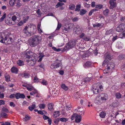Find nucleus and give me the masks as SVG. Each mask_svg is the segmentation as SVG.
<instances>
[{"label":"nucleus","instance_id":"obj_1","mask_svg":"<svg viewBox=\"0 0 125 125\" xmlns=\"http://www.w3.org/2000/svg\"><path fill=\"white\" fill-rule=\"evenodd\" d=\"M26 55L25 60L29 65H33L37 59L36 54L29 51L26 52Z\"/></svg>","mask_w":125,"mask_h":125},{"label":"nucleus","instance_id":"obj_2","mask_svg":"<svg viewBox=\"0 0 125 125\" xmlns=\"http://www.w3.org/2000/svg\"><path fill=\"white\" fill-rule=\"evenodd\" d=\"M42 40L41 36L38 35H34L29 39L28 43L31 47H35L40 43Z\"/></svg>","mask_w":125,"mask_h":125},{"label":"nucleus","instance_id":"obj_3","mask_svg":"<svg viewBox=\"0 0 125 125\" xmlns=\"http://www.w3.org/2000/svg\"><path fill=\"white\" fill-rule=\"evenodd\" d=\"M108 98V96L106 93H103L98 95L96 97L95 103L96 104H101L103 102L106 101Z\"/></svg>","mask_w":125,"mask_h":125},{"label":"nucleus","instance_id":"obj_4","mask_svg":"<svg viewBox=\"0 0 125 125\" xmlns=\"http://www.w3.org/2000/svg\"><path fill=\"white\" fill-rule=\"evenodd\" d=\"M77 42V41L75 40L70 41L66 44L64 49L66 50L72 48L74 47L75 44H76Z\"/></svg>","mask_w":125,"mask_h":125},{"label":"nucleus","instance_id":"obj_5","mask_svg":"<svg viewBox=\"0 0 125 125\" xmlns=\"http://www.w3.org/2000/svg\"><path fill=\"white\" fill-rule=\"evenodd\" d=\"M23 33L26 35L28 36H30L31 35L30 27L29 25L25 27L23 31Z\"/></svg>","mask_w":125,"mask_h":125},{"label":"nucleus","instance_id":"obj_6","mask_svg":"<svg viewBox=\"0 0 125 125\" xmlns=\"http://www.w3.org/2000/svg\"><path fill=\"white\" fill-rule=\"evenodd\" d=\"M125 29V24L124 23L120 24L116 28V31L118 32L123 31Z\"/></svg>","mask_w":125,"mask_h":125},{"label":"nucleus","instance_id":"obj_7","mask_svg":"<svg viewBox=\"0 0 125 125\" xmlns=\"http://www.w3.org/2000/svg\"><path fill=\"white\" fill-rule=\"evenodd\" d=\"M31 35L34 34L36 31V27L34 25H31L29 26Z\"/></svg>","mask_w":125,"mask_h":125},{"label":"nucleus","instance_id":"obj_8","mask_svg":"<svg viewBox=\"0 0 125 125\" xmlns=\"http://www.w3.org/2000/svg\"><path fill=\"white\" fill-rule=\"evenodd\" d=\"M15 97L16 99H18L20 98H24L25 96L23 94L18 93L15 94Z\"/></svg>","mask_w":125,"mask_h":125},{"label":"nucleus","instance_id":"obj_9","mask_svg":"<svg viewBox=\"0 0 125 125\" xmlns=\"http://www.w3.org/2000/svg\"><path fill=\"white\" fill-rule=\"evenodd\" d=\"M112 59V57L109 54L107 55L105 59L103 62L102 65L103 66H105V64H107L108 63V61H107V60H110Z\"/></svg>","mask_w":125,"mask_h":125},{"label":"nucleus","instance_id":"obj_10","mask_svg":"<svg viewBox=\"0 0 125 125\" xmlns=\"http://www.w3.org/2000/svg\"><path fill=\"white\" fill-rule=\"evenodd\" d=\"M109 3L110 5V8L112 9L115 7L116 6V4L113 0H110L109 1Z\"/></svg>","mask_w":125,"mask_h":125},{"label":"nucleus","instance_id":"obj_11","mask_svg":"<svg viewBox=\"0 0 125 125\" xmlns=\"http://www.w3.org/2000/svg\"><path fill=\"white\" fill-rule=\"evenodd\" d=\"M61 64L59 63L57 64H56L55 63H54L52 64L50 68L52 69H55L56 68H57L59 67V66H60Z\"/></svg>","mask_w":125,"mask_h":125},{"label":"nucleus","instance_id":"obj_12","mask_svg":"<svg viewBox=\"0 0 125 125\" xmlns=\"http://www.w3.org/2000/svg\"><path fill=\"white\" fill-rule=\"evenodd\" d=\"M81 115H78L77 114L76 116L75 117V121L77 123H79L81 121Z\"/></svg>","mask_w":125,"mask_h":125},{"label":"nucleus","instance_id":"obj_13","mask_svg":"<svg viewBox=\"0 0 125 125\" xmlns=\"http://www.w3.org/2000/svg\"><path fill=\"white\" fill-rule=\"evenodd\" d=\"M106 64L107 66V68L110 70L111 71L114 67V64L112 63H111L110 64H107V63Z\"/></svg>","mask_w":125,"mask_h":125},{"label":"nucleus","instance_id":"obj_14","mask_svg":"<svg viewBox=\"0 0 125 125\" xmlns=\"http://www.w3.org/2000/svg\"><path fill=\"white\" fill-rule=\"evenodd\" d=\"M11 71L12 73H17L18 72V70L17 68L13 67L11 68Z\"/></svg>","mask_w":125,"mask_h":125},{"label":"nucleus","instance_id":"obj_15","mask_svg":"<svg viewBox=\"0 0 125 125\" xmlns=\"http://www.w3.org/2000/svg\"><path fill=\"white\" fill-rule=\"evenodd\" d=\"M113 30L112 29H111L107 30L106 31L105 34L106 35H110L113 34Z\"/></svg>","mask_w":125,"mask_h":125},{"label":"nucleus","instance_id":"obj_16","mask_svg":"<svg viewBox=\"0 0 125 125\" xmlns=\"http://www.w3.org/2000/svg\"><path fill=\"white\" fill-rule=\"evenodd\" d=\"M16 0H10L9 4L10 6H12L15 4Z\"/></svg>","mask_w":125,"mask_h":125},{"label":"nucleus","instance_id":"obj_17","mask_svg":"<svg viewBox=\"0 0 125 125\" xmlns=\"http://www.w3.org/2000/svg\"><path fill=\"white\" fill-rule=\"evenodd\" d=\"M60 115V112L59 111H55L54 112L53 116L54 117L56 118L59 116Z\"/></svg>","mask_w":125,"mask_h":125},{"label":"nucleus","instance_id":"obj_18","mask_svg":"<svg viewBox=\"0 0 125 125\" xmlns=\"http://www.w3.org/2000/svg\"><path fill=\"white\" fill-rule=\"evenodd\" d=\"M5 22L7 24L9 25H12L15 24V22L12 21L11 20L6 21Z\"/></svg>","mask_w":125,"mask_h":125},{"label":"nucleus","instance_id":"obj_19","mask_svg":"<svg viewBox=\"0 0 125 125\" xmlns=\"http://www.w3.org/2000/svg\"><path fill=\"white\" fill-rule=\"evenodd\" d=\"M61 87L62 89L65 91L69 89L68 87L67 86H66L63 83L61 85Z\"/></svg>","mask_w":125,"mask_h":125},{"label":"nucleus","instance_id":"obj_20","mask_svg":"<svg viewBox=\"0 0 125 125\" xmlns=\"http://www.w3.org/2000/svg\"><path fill=\"white\" fill-rule=\"evenodd\" d=\"M78 111V112H80L79 114L80 115H84V112L82 108H79Z\"/></svg>","mask_w":125,"mask_h":125},{"label":"nucleus","instance_id":"obj_21","mask_svg":"<svg viewBox=\"0 0 125 125\" xmlns=\"http://www.w3.org/2000/svg\"><path fill=\"white\" fill-rule=\"evenodd\" d=\"M7 116L8 115L6 113H4L3 112H1L0 114V118L1 116L2 117H3L6 118Z\"/></svg>","mask_w":125,"mask_h":125},{"label":"nucleus","instance_id":"obj_22","mask_svg":"<svg viewBox=\"0 0 125 125\" xmlns=\"http://www.w3.org/2000/svg\"><path fill=\"white\" fill-rule=\"evenodd\" d=\"M44 56V55L42 53L40 54V55L38 56V58H39L38 60L39 62H40L42 60V58Z\"/></svg>","mask_w":125,"mask_h":125},{"label":"nucleus","instance_id":"obj_23","mask_svg":"<svg viewBox=\"0 0 125 125\" xmlns=\"http://www.w3.org/2000/svg\"><path fill=\"white\" fill-rule=\"evenodd\" d=\"M17 63L18 65L19 66H21L24 65L23 62L21 60H19L17 61Z\"/></svg>","mask_w":125,"mask_h":125},{"label":"nucleus","instance_id":"obj_24","mask_svg":"<svg viewBox=\"0 0 125 125\" xmlns=\"http://www.w3.org/2000/svg\"><path fill=\"white\" fill-rule=\"evenodd\" d=\"M13 15L15 16L17 19L20 18L21 17V15L20 13L17 12H14Z\"/></svg>","mask_w":125,"mask_h":125},{"label":"nucleus","instance_id":"obj_25","mask_svg":"<svg viewBox=\"0 0 125 125\" xmlns=\"http://www.w3.org/2000/svg\"><path fill=\"white\" fill-rule=\"evenodd\" d=\"M36 108V106L35 105L33 104L29 106L28 107V108L30 111H32L33 110Z\"/></svg>","mask_w":125,"mask_h":125},{"label":"nucleus","instance_id":"obj_26","mask_svg":"<svg viewBox=\"0 0 125 125\" xmlns=\"http://www.w3.org/2000/svg\"><path fill=\"white\" fill-rule=\"evenodd\" d=\"M41 26V24H40L39 23L37 25V29L39 33L40 34L42 32V30L40 28Z\"/></svg>","mask_w":125,"mask_h":125},{"label":"nucleus","instance_id":"obj_27","mask_svg":"<svg viewBox=\"0 0 125 125\" xmlns=\"http://www.w3.org/2000/svg\"><path fill=\"white\" fill-rule=\"evenodd\" d=\"M30 118L31 117L30 116L27 115H26L25 116V117L23 118V120L24 121L26 122L30 120Z\"/></svg>","mask_w":125,"mask_h":125},{"label":"nucleus","instance_id":"obj_28","mask_svg":"<svg viewBox=\"0 0 125 125\" xmlns=\"http://www.w3.org/2000/svg\"><path fill=\"white\" fill-rule=\"evenodd\" d=\"M125 58V55H120L118 57V59L119 60H121Z\"/></svg>","mask_w":125,"mask_h":125},{"label":"nucleus","instance_id":"obj_29","mask_svg":"<svg viewBox=\"0 0 125 125\" xmlns=\"http://www.w3.org/2000/svg\"><path fill=\"white\" fill-rule=\"evenodd\" d=\"M76 28L77 29V30L76 31V33H77L79 31V32L78 33H79L81 32V31L82 30V28L81 27L79 26H77Z\"/></svg>","mask_w":125,"mask_h":125},{"label":"nucleus","instance_id":"obj_30","mask_svg":"<svg viewBox=\"0 0 125 125\" xmlns=\"http://www.w3.org/2000/svg\"><path fill=\"white\" fill-rule=\"evenodd\" d=\"M106 115L105 113L104 112H102L100 113L99 115L100 117L102 118H104L105 117Z\"/></svg>","mask_w":125,"mask_h":125},{"label":"nucleus","instance_id":"obj_31","mask_svg":"<svg viewBox=\"0 0 125 125\" xmlns=\"http://www.w3.org/2000/svg\"><path fill=\"white\" fill-rule=\"evenodd\" d=\"M116 97L117 98H120L121 97V95L120 93H117L115 94Z\"/></svg>","mask_w":125,"mask_h":125},{"label":"nucleus","instance_id":"obj_32","mask_svg":"<svg viewBox=\"0 0 125 125\" xmlns=\"http://www.w3.org/2000/svg\"><path fill=\"white\" fill-rule=\"evenodd\" d=\"M29 18V17L28 16H26L24 17L23 18L24 22V23H26Z\"/></svg>","mask_w":125,"mask_h":125},{"label":"nucleus","instance_id":"obj_33","mask_svg":"<svg viewBox=\"0 0 125 125\" xmlns=\"http://www.w3.org/2000/svg\"><path fill=\"white\" fill-rule=\"evenodd\" d=\"M64 4L63 3L58 2L55 6V7L56 8H57L60 6H62L64 5Z\"/></svg>","mask_w":125,"mask_h":125},{"label":"nucleus","instance_id":"obj_34","mask_svg":"<svg viewBox=\"0 0 125 125\" xmlns=\"http://www.w3.org/2000/svg\"><path fill=\"white\" fill-rule=\"evenodd\" d=\"M109 12V10L108 9H106L103 11V13L104 15L105 16L107 15Z\"/></svg>","mask_w":125,"mask_h":125},{"label":"nucleus","instance_id":"obj_35","mask_svg":"<svg viewBox=\"0 0 125 125\" xmlns=\"http://www.w3.org/2000/svg\"><path fill=\"white\" fill-rule=\"evenodd\" d=\"M86 12V11L84 9H82L80 12V14L81 15H83L85 14Z\"/></svg>","mask_w":125,"mask_h":125},{"label":"nucleus","instance_id":"obj_36","mask_svg":"<svg viewBox=\"0 0 125 125\" xmlns=\"http://www.w3.org/2000/svg\"><path fill=\"white\" fill-rule=\"evenodd\" d=\"M93 91L94 94H97L98 93L99 91L98 89L94 88H93Z\"/></svg>","mask_w":125,"mask_h":125},{"label":"nucleus","instance_id":"obj_37","mask_svg":"<svg viewBox=\"0 0 125 125\" xmlns=\"http://www.w3.org/2000/svg\"><path fill=\"white\" fill-rule=\"evenodd\" d=\"M81 6L80 4L77 5L76 6V8L75 9V11H79L80 10L81 8Z\"/></svg>","mask_w":125,"mask_h":125},{"label":"nucleus","instance_id":"obj_38","mask_svg":"<svg viewBox=\"0 0 125 125\" xmlns=\"http://www.w3.org/2000/svg\"><path fill=\"white\" fill-rule=\"evenodd\" d=\"M53 105L52 103L49 104L48 105V108L49 109L51 110L53 108Z\"/></svg>","mask_w":125,"mask_h":125},{"label":"nucleus","instance_id":"obj_39","mask_svg":"<svg viewBox=\"0 0 125 125\" xmlns=\"http://www.w3.org/2000/svg\"><path fill=\"white\" fill-rule=\"evenodd\" d=\"M37 93V91L36 90H35L32 91L30 93V94L31 95H33L36 94Z\"/></svg>","mask_w":125,"mask_h":125},{"label":"nucleus","instance_id":"obj_40","mask_svg":"<svg viewBox=\"0 0 125 125\" xmlns=\"http://www.w3.org/2000/svg\"><path fill=\"white\" fill-rule=\"evenodd\" d=\"M41 83L44 85H46L48 83L47 81L45 80H43L41 82Z\"/></svg>","mask_w":125,"mask_h":125},{"label":"nucleus","instance_id":"obj_41","mask_svg":"<svg viewBox=\"0 0 125 125\" xmlns=\"http://www.w3.org/2000/svg\"><path fill=\"white\" fill-rule=\"evenodd\" d=\"M91 63L89 62H86L84 64V65L85 67L86 68V67H88L91 64Z\"/></svg>","mask_w":125,"mask_h":125},{"label":"nucleus","instance_id":"obj_42","mask_svg":"<svg viewBox=\"0 0 125 125\" xmlns=\"http://www.w3.org/2000/svg\"><path fill=\"white\" fill-rule=\"evenodd\" d=\"M22 5V4L21 3H20L19 2V0H18L16 3V6L17 7H19Z\"/></svg>","mask_w":125,"mask_h":125},{"label":"nucleus","instance_id":"obj_43","mask_svg":"<svg viewBox=\"0 0 125 125\" xmlns=\"http://www.w3.org/2000/svg\"><path fill=\"white\" fill-rule=\"evenodd\" d=\"M7 38L6 37H5L4 39H2V40H1L0 42L2 43H5V42L7 40Z\"/></svg>","mask_w":125,"mask_h":125},{"label":"nucleus","instance_id":"obj_44","mask_svg":"<svg viewBox=\"0 0 125 125\" xmlns=\"http://www.w3.org/2000/svg\"><path fill=\"white\" fill-rule=\"evenodd\" d=\"M91 78L90 77H88V76H87L84 80V82H89L91 80Z\"/></svg>","mask_w":125,"mask_h":125},{"label":"nucleus","instance_id":"obj_45","mask_svg":"<svg viewBox=\"0 0 125 125\" xmlns=\"http://www.w3.org/2000/svg\"><path fill=\"white\" fill-rule=\"evenodd\" d=\"M45 106L44 104H40L39 105V108L41 109H44Z\"/></svg>","mask_w":125,"mask_h":125},{"label":"nucleus","instance_id":"obj_46","mask_svg":"<svg viewBox=\"0 0 125 125\" xmlns=\"http://www.w3.org/2000/svg\"><path fill=\"white\" fill-rule=\"evenodd\" d=\"M110 71V70H109V69L107 68L104 70L103 72L104 74H106L108 73H109Z\"/></svg>","mask_w":125,"mask_h":125},{"label":"nucleus","instance_id":"obj_47","mask_svg":"<svg viewBox=\"0 0 125 125\" xmlns=\"http://www.w3.org/2000/svg\"><path fill=\"white\" fill-rule=\"evenodd\" d=\"M68 120L67 119L65 118H61L60 119V120L62 122H66Z\"/></svg>","mask_w":125,"mask_h":125},{"label":"nucleus","instance_id":"obj_48","mask_svg":"<svg viewBox=\"0 0 125 125\" xmlns=\"http://www.w3.org/2000/svg\"><path fill=\"white\" fill-rule=\"evenodd\" d=\"M62 26V24L61 23H58L57 27L56 28V30H59Z\"/></svg>","mask_w":125,"mask_h":125},{"label":"nucleus","instance_id":"obj_49","mask_svg":"<svg viewBox=\"0 0 125 125\" xmlns=\"http://www.w3.org/2000/svg\"><path fill=\"white\" fill-rule=\"evenodd\" d=\"M52 49L54 51L57 52H60L61 51V49H57L55 47H52Z\"/></svg>","mask_w":125,"mask_h":125},{"label":"nucleus","instance_id":"obj_50","mask_svg":"<svg viewBox=\"0 0 125 125\" xmlns=\"http://www.w3.org/2000/svg\"><path fill=\"white\" fill-rule=\"evenodd\" d=\"M6 80L7 81H10V76L9 75L5 76Z\"/></svg>","mask_w":125,"mask_h":125},{"label":"nucleus","instance_id":"obj_51","mask_svg":"<svg viewBox=\"0 0 125 125\" xmlns=\"http://www.w3.org/2000/svg\"><path fill=\"white\" fill-rule=\"evenodd\" d=\"M6 16V14L5 13L3 15V16L1 17L0 19V21H3L5 18Z\"/></svg>","mask_w":125,"mask_h":125},{"label":"nucleus","instance_id":"obj_52","mask_svg":"<svg viewBox=\"0 0 125 125\" xmlns=\"http://www.w3.org/2000/svg\"><path fill=\"white\" fill-rule=\"evenodd\" d=\"M23 76L25 78H27L29 77L30 75L28 73H24L23 74Z\"/></svg>","mask_w":125,"mask_h":125},{"label":"nucleus","instance_id":"obj_53","mask_svg":"<svg viewBox=\"0 0 125 125\" xmlns=\"http://www.w3.org/2000/svg\"><path fill=\"white\" fill-rule=\"evenodd\" d=\"M75 7V6L74 4H73L71 5H70L69 6V8L70 9L72 10H73Z\"/></svg>","mask_w":125,"mask_h":125},{"label":"nucleus","instance_id":"obj_54","mask_svg":"<svg viewBox=\"0 0 125 125\" xmlns=\"http://www.w3.org/2000/svg\"><path fill=\"white\" fill-rule=\"evenodd\" d=\"M39 80L37 77L35 76L34 78L33 81L35 82H38L39 81Z\"/></svg>","mask_w":125,"mask_h":125},{"label":"nucleus","instance_id":"obj_55","mask_svg":"<svg viewBox=\"0 0 125 125\" xmlns=\"http://www.w3.org/2000/svg\"><path fill=\"white\" fill-rule=\"evenodd\" d=\"M23 24V21H21L17 24V25L18 26H20L22 25Z\"/></svg>","mask_w":125,"mask_h":125},{"label":"nucleus","instance_id":"obj_56","mask_svg":"<svg viewBox=\"0 0 125 125\" xmlns=\"http://www.w3.org/2000/svg\"><path fill=\"white\" fill-rule=\"evenodd\" d=\"M121 68L122 71L125 72V63L122 65Z\"/></svg>","mask_w":125,"mask_h":125},{"label":"nucleus","instance_id":"obj_57","mask_svg":"<svg viewBox=\"0 0 125 125\" xmlns=\"http://www.w3.org/2000/svg\"><path fill=\"white\" fill-rule=\"evenodd\" d=\"M17 18H16L15 16H14L13 15L11 17L12 20L13 22H15V21L17 19Z\"/></svg>","mask_w":125,"mask_h":125},{"label":"nucleus","instance_id":"obj_58","mask_svg":"<svg viewBox=\"0 0 125 125\" xmlns=\"http://www.w3.org/2000/svg\"><path fill=\"white\" fill-rule=\"evenodd\" d=\"M2 112H4L6 113H8L9 112V111L8 109L5 108L4 107L2 109Z\"/></svg>","mask_w":125,"mask_h":125},{"label":"nucleus","instance_id":"obj_59","mask_svg":"<svg viewBox=\"0 0 125 125\" xmlns=\"http://www.w3.org/2000/svg\"><path fill=\"white\" fill-rule=\"evenodd\" d=\"M66 107L67 110H70L72 108L71 106L70 105H67V104H66Z\"/></svg>","mask_w":125,"mask_h":125},{"label":"nucleus","instance_id":"obj_60","mask_svg":"<svg viewBox=\"0 0 125 125\" xmlns=\"http://www.w3.org/2000/svg\"><path fill=\"white\" fill-rule=\"evenodd\" d=\"M76 115L77 114L75 113L73 115L71 118V120H73L74 119V118H75L76 116Z\"/></svg>","mask_w":125,"mask_h":125},{"label":"nucleus","instance_id":"obj_61","mask_svg":"<svg viewBox=\"0 0 125 125\" xmlns=\"http://www.w3.org/2000/svg\"><path fill=\"white\" fill-rule=\"evenodd\" d=\"M72 20L73 22L76 21L78 20V18L77 17H74L72 18Z\"/></svg>","mask_w":125,"mask_h":125},{"label":"nucleus","instance_id":"obj_62","mask_svg":"<svg viewBox=\"0 0 125 125\" xmlns=\"http://www.w3.org/2000/svg\"><path fill=\"white\" fill-rule=\"evenodd\" d=\"M62 30L63 31L65 32H66L68 31L67 28L65 27H63L62 28Z\"/></svg>","mask_w":125,"mask_h":125},{"label":"nucleus","instance_id":"obj_63","mask_svg":"<svg viewBox=\"0 0 125 125\" xmlns=\"http://www.w3.org/2000/svg\"><path fill=\"white\" fill-rule=\"evenodd\" d=\"M103 7V5H98L96 6V8L99 9H101Z\"/></svg>","mask_w":125,"mask_h":125},{"label":"nucleus","instance_id":"obj_64","mask_svg":"<svg viewBox=\"0 0 125 125\" xmlns=\"http://www.w3.org/2000/svg\"><path fill=\"white\" fill-rule=\"evenodd\" d=\"M120 36L122 35L123 36L121 37V38H123V37H125V30L123 31V33H122L120 34Z\"/></svg>","mask_w":125,"mask_h":125}]
</instances>
